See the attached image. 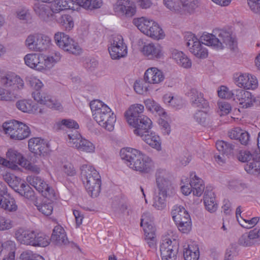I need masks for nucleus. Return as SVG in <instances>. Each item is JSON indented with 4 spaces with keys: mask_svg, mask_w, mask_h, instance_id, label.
Instances as JSON below:
<instances>
[{
    "mask_svg": "<svg viewBox=\"0 0 260 260\" xmlns=\"http://www.w3.org/2000/svg\"><path fill=\"white\" fill-rule=\"evenodd\" d=\"M187 46L189 52L196 58L205 59L208 56V50L204 45L216 51H221L225 48L233 49L237 44L235 35L230 30L222 29L218 31L217 36L204 32L200 39L193 34L186 37Z\"/></svg>",
    "mask_w": 260,
    "mask_h": 260,
    "instance_id": "nucleus-1",
    "label": "nucleus"
},
{
    "mask_svg": "<svg viewBox=\"0 0 260 260\" xmlns=\"http://www.w3.org/2000/svg\"><path fill=\"white\" fill-rule=\"evenodd\" d=\"M90 108L94 120L103 128L111 132L114 128L116 116L113 110L100 100L90 103Z\"/></svg>",
    "mask_w": 260,
    "mask_h": 260,
    "instance_id": "nucleus-2",
    "label": "nucleus"
},
{
    "mask_svg": "<svg viewBox=\"0 0 260 260\" xmlns=\"http://www.w3.org/2000/svg\"><path fill=\"white\" fill-rule=\"evenodd\" d=\"M60 59L61 55L59 52L50 55L31 52L26 54L23 57L24 63L27 67L41 72L50 70Z\"/></svg>",
    "mask_w": 260,
    "mask_h": 260,
    "instance_id": "nucleus-3",
    "label": "nucleus"
},
{
    "mask_svg": "<svg viewBox=\"0 0 260 260\" xmlns=\"http://www.w3.org/2000/svg\"><path fill=\"white\" fill-rule=\"evenodd\" d=\"M144 110L142 104L135 103L131 105L123 113L124 119L127 125L133 128L134 135L137 131L145 127H148L152 121L148 116L143 115Z\"/></svg>",
    "mask_w": 260,
    "mask_h": 260,
    "instance_id": "nucleus-4",
    "label": "nucleus"
},
{
    "mask_svg": "<svg viewBox=\"0 0 260 260\" xmlns=\"http://www.w3.org/2000/svg\"><path fill=\"white\" fill-rule=\"evenodd\" d=\"M0 102H12L17 98L15 92L23 89L24 82L15 74H7L1 78Z\"/></svg>",
    "mask_w": 260,
    "mask_h": 260,
    "instance_id": "nucleus-5",
    "label": "nucleus"
},
{
    "mask_svg": "<svg viewBox=\"0 0 260 260\" xmlns=\"http://www.w3.org/2000/svg\"><path fill=\"white\" fill-rule=\"evenodd\" d=\"M133 23L141 32L153 40L159 41L166 37L163 29L152 19L146 17L135 18Z\"/></svg>",
    "mask_w": 260,
    "mask_h": 260,
    "instance_id": "nucleus-6",
    "label": "nucleus"
},
{
    "mask_svg": "<svg viewBox=\"0 0 260 260\" xmlns=\"http://www.w3.org/2000/svg\"><path fill=\"white\" fill-rule=\"evenodd\" d=\"M2 128L4 133L14 140H23L28 138L30 134L29 127L25 123L17 120L5 122Z\"/></svg>",
    "mask_w": 260,
    "mask_h": 260,
    "instance_id": "nucleus-7",
    "label": "nucleus"
},
{
    "mask_svg": "<svg viewBox=\"0 0 260 260\" xmlns=\"http://www.w3.org/2000/svg\"><path fill=\"white\" fill-rule=\"evenodd\" d=\"M163 4L173 13L191 14L199 6L200 0H163Z\"/></svg>",
    "mask_w": 260,
    "mask_h": 260,
    "instance_id": "nucleus-8",
    "label": "nucleus"
},
{
    "mask_svg": "<svg viewBox=\"0 0 260 260\" xmlns=\"http://www.w3.org/2000/svg\"><path fill=\"white\" fill-rule=\"evenodd\" d=\"M50 44V38L47 36L39 33L29 34L24 42V45L27 49L36 52L46 51L49 48Z\"/></svg>",
    "mask_w": 260,
    "mask_h": 260,
    "instance_id": "nucleus-9",
    "label": "nucleus"
},
{
    "mask_svg": "<svg viewBox=\"0 0 260 260\" xmlns=\"http://www.w3.org/2000/svg\"><path fill=\"white\" fill-rule=\"evenodd\" d=\"M28 148L34 154L32 159L37 161L47 160L49 157V149L47 142L43 139L36 137L30 139L28 141Z\"/></svg>",
    "mask_w": 260,
    "mask_h": 260,
    "instance_id": "nucleus-10",
    "label": "nucleus"
},
{
    "mask_svg": "<svg viewBox=\"0 0 260 260\" xmlns=\"http://www.w3.org/2000/svg\"><path fill=\"white\" fill-rule=\"evenodd\" d=\"M54 40L56 45L66 52L76 55L79 54L82 52L79 44L63 32H56L54 36Z\"/></svg>",
    "mask_w": 260,
    "mask_h": 260,
    "instance_id": "nucleus-11",
    "label": "nucleus"
},
{
    "mask_svg": "<svg viewBox=\"0 0 260 260\" xmlns=\"http://www.w3.org/2000/svg\"><path fill=\"white\" fill-rule=\"evenodd\" d=\"M233 80L236 86L246 90L254 91L259 86L257 78L247 72H236L233 74Z\"/></svg>",
    "mask_w": 260,
    "mask_h": 260,
    "instance_id": "nucleus-12",
    "label": "nucleus"
},
{
    "mask_svg": "<svg viewBox=\"0 0 260 260\" xmlns=\"http://www.w3.org/2000/svg\"><path fill=\"white\" fill-rule=\"evenodd\" d=\"M139 50L141 54L150 60L163 59L165 56V52L163 46L158 43H144L139 41Z\"/></svg>",
    "mask_w": 260,
    "mask_h": 260,
    "instance_id": "nucleus-13",
    "label": "nucleus"
},
{
    "mask_svg": "<svg viewBox=\"0 0 260 260\" xmlns=\"http://www.w3.org/2000/svg\"><path fill=\"white\" fill-rule=\"evenodd\" d=\"M171 214L174 221L179 230L183 233H187L191 229V222L189 215L184 208L181 206H174Z\"/></svg>",
    "mask_w": 260,
    "mask_h": 260,
    "instance_id": "nucleus-14",
    "label": "nucleus"
},
{
    "mask_svg": "<svg viewBox=\"0 0 260 260\" xmlns=\"http://www.w3.org/2000/svg\"><path fill=\"white\" fill-rule=\"evenodd\" d=\"M179 243L175 238L168 236L163 237L160 245V254L162 260H176Z\"/></svg>",
    "mask_w": 260,
    "mask_h": 260,
    "instance_id": "nucleus-15",
    "label": "nucleus"
},
{
    "mask_svg": "<svg viewBox=\"0 0 260 260\" xmlns=\"http://www.w3.org/2000/svg\"><path fill=\"white\" fill-rule=\"evenodd\" d=\"M119 156L126 162H149L151 161V158L142 151L129 147L121 148Z\"/></svg>",
    "mask_w": 260,
    "mask_h": 260,
    "instance_id": "nucleus-16",
    "label": "nucleus"
},
{
    "mask_svg": "<svg viewBox=\"0 0 260 260\" xmlns=\"http://www.w3.org/2000/svg\"><path fill=\"white\" fill-rule=\"evenodd\" d=\"M153 122L149 127H145L141 130L137 131L135 135L139 137L151 148L160 151L161 149V140L159 135L153 132L148 133V131L153 127Z\"/></svg>",
    "mask_w": 260,
    "mask_h": 260,
    "instance_id": "nucleus-17",
    "label": "nucleus"
},
{
    "mask_svg": "<svg viewBox=\"0 0 260 260\" xmlns=\"http://www.w3.org/2000/svg\"><path fill=\"white\" fill-rule=\"evenodd\" d=\"M108 50L112 59H119L126 56L127 46L121 35L114 36L109 45Z\"/></svg>",
    "mask_w": 260,
    "mask_h": 260,
    "instance_id": "nucleus-18",
    "label": "nucleus"
},
{
    "mask_svg": "<svg viewBox=\"0 0 260 260\" xmlns=\"http://www.w3.org/2000/svg\"><path fill=\"white\" fill-rule=\"evenodd\" d=\"M31 96L38 103L44 105L50 109L59 112L63 110V107L59 101L47 93L34 91Z\"/></svg>",
    "mask_w": 260,
    "mask_h": 260,
    "instance_id": "nucleus-19",
    "label": "nucleus"
},
{
    "mask_svg": "<svg viewBox=\"0 0 260 260\" xmlns=\"http://www.w3.org/2000/svg\"><path fill=\"white\" fill-rule=\"evenodd\" d=\"M27 182L34 186L39 192H41L42 196L49 200H52L55 198L54 189L40 177L29 176L27 177Z\"/></svg>",
    "mask_w": 260,
    "mask_h": 260,
    "instance_id": "nucleus-20",
    "label": "nucleus"
},
{
    "mask_svg": "<svg viewBox=\"0 0 260 260\" xmlns=\"http://www.w3.org/2000/svg\"><path fill=\"white\" fill-rule=\"evenodd\" d=\"M113 8L117 15L126 17H132L137 11L136 4L131 0H116Z\"/></svg>",
    "mask_w": 260,
    "mask_h": 260,
    "instance_id": "nucleus-21",
    "label": "nucleus"
},
{
    "mask_svg": "<svg viewBox=\"0 0 260 260\" xmlns=\"http://www.w3.org/2000/svg\"><path fill=\"white\" fill-rule=\"evenodd\" d=\"M165 79V73L160 69L155 67L148 68L143 75V80L149 85H160Z\"/></svg>",
    "mask_w": 260,
    "mask_h": 260,
    "instance_id": "nucleus-22",
    "label": "nucleus"
},
{
    "mask_svg": "<svg viewBox=\"0 0 260 260\" xmlns=\"http://www.w3.org/2000/svg\"><path fill=\"white\" fill-rule=\"evenodd\" d=\"M35 160L31 154L24 155L14 148L7 150L5 158L0 156V162H29Z\"/></svg>",
    "mask_w": 260,
    "mask_h": 260,
    "instance_id": "nucleus-23",
    "label": "nucleus"
},
{
    "mask_svg": "<svg viewBox=\"0 0 260 260\" xmlns=\"http://www.w3.org/2000/svg\"><path fill=\"white\" fill-rule=\"evenodd\" d=\"M234 100L241 108L247 109L253 106L255 97L249 90L237 89Z\"/></svg>",
    "mask_w": 260,
    "mask_h": 260,
    "instance_id": "nucleus-24",
    "label": "nucleus"
},
{
    "mask_svg": "<svg viewBox=\"0 0 260 260\" xmlns=\"http://www.w3.org/2000/svg\"><path fill=\"white\" fill-rule=\"evenodd\" d=\"M16 107L21 112L29 114H36L38 113H44L43 108L36 103H34L30 99H21L18 100L15 104Z\"/></svg>",
    "mask_w": 260,
    "mask_h": 260,
    "instance_id": "nucleus-25",
    "label": "nucleus"
},
{
    "mask_svg": "<svg viewBox=\"0 0 260 260\" xmlns=\"http://www.w3.org/2000/svg\"><path fill=\"white\" fill-rule=\"evenodd\" d=\"M15 237L21 244L34 246L36 232L20 228L16 230Z\"/></svg>",
    "mask_w": 260,
    "mask_h": 260,
    "instance_id": "nucleus-26",
    "label": "nucleus"
},
{
    "mask_svg": "<svg viewBox=\"0 0 260 260\" xmlns=\"http://www.w3.org/2000/svg\"><path fill=\"white\" fill-rule=\"evenodd\" d=\"M171 58L179 67L182 68L188 69L192 66L191 59L181 51L177 49L171 50Z\"/></svg>",
    "mask_w": 260,
    "mask_h": 260,
    "instance_id": "nucleus-27",
    "label": "nucleus"
},
{
    "mask_svg": "<svg viewBox=\"0 0 260 260\" xmlns=\"http://www.w3.org/2000/svg\"><path fill=\"white\" fill-rule=\"evenodd\" d=\"M257 239L260 240V228H255L242 235L239 239L238 243L244 247L251 246L257 242Z\"/></svg>",
    "mask_w": 260,
    "mask_h": 260,
    "instance_id": "nucleus-28",
    "label": "nucleus"
},
{
    "mask_svg": "<svg viewBox=\"0 0 260 260\" xmlns=\"http://www.w3.org/2000/svg\"><path fill=\"white\" fill-rule=\"evenodd\" d=\"M188 96L194 107L206 110L209 108V102L204 98L203 94L196 89H191L188 93Z\"/></svg>",
    "mask_w": 260,
    "mask_h": 260,
    "instance_id": "nucleus-29",
    "label": "nucleus"
},
{
    "mask_svg": "<svg viewBox=\"0 0 260 260\" xmlns=\"http://www.w3.org/2000/svg\"><path fill=\"white\" fill-rule=\"evenodd\" d=\"M85 187L92 197H96L101 191V176L98 178L90 177L86 181H83Z\"/></svg>",
    "mask_w": 260,
    "mask_h": 260,
    "instance_id": "nucleus-30",
    "label": "nucleus"
},
{
    "mask_svg": "<svg viewBox=\"0 0 260 260\" xmlns=\"http://www.w3.org/2000/svg\"><path fill=\"white\" fill-rule=\"evenodd\" d=\"M156 183L159 189V192L164 194H167L168 191L171 187L170 181L167 178L164 170H158L156 174Z\"/></svg>",
    "mask_w": 260,
    "mask_h": 260,
    "instance_id": "nucleus-31",
    "label": "nucleus"
},
{
    "mask_svg": "<svg viewBox=\"0 0 260 260\" xmlns=\"http://www.w3.org/2000/svg\"><path fill=\"white\" fill-rule=\"evenodd\" d=\"M144 104L148 111L152 114L156 113L159 117L166 118L167 113L161 105L152 99H146L144 101Z\"/></svg>",
    "mask_w": 260,
    "mask_h": 260,
    "instance_id": "nucleus-32",
    "label": "nucleus"
},
{
    "mask_svg": "<svg viewBox=\"0 0 260 260\" xmlns=\"http://www.w3.org/2000/svg\"><path fill=\"white\" fill-rule=\"evenodd\" d=\"M50 4V9L54 13H58L67 9H77L74 3L71 0H52Z\"/></svg>",
    "mask_w": 260,
    "mask_h": 260,
    "instance_id": "nucleus-33",
    "label": "nucleus"
},
{
    "mask_svg": "<svg viewBox=\"0 0 260 260\" xmlns=\"http://www.w3.org/2000/svg\"><path fill=\"white\" fill-rule=\"evenodd\" d=\"M0 207L8 212H15L18 207L14 199L7 192L5 194L0 195Z\"/></svg>",
    "mask_w": 260,
    "mask_h": 260,
    "instance_id": "nucleus-34",
    "label": "nucleus"
},
{
    "mask_svg": "<svg viewBox=\"0 0 260 260\" xmlns=\"http://www.w3.org/2000/svg\"><path fill=\"white\" fill-rule=\"evenodd\" d=\"M50 240L59 245L66 244L68 242L64 230L60 226H56L54 228Z\"/></svg>",
    "mask_w": 260,
    "mask_h": 260,
    "instance_id": "nucleus-35",
    "label": "nucleus"
},
{
    "mask_svg": "<svg viewBox=\"0 0 260 260\" xmlns=\"http://www.w3.org/2000/svg\"><path fill=\"white\" fill-rule=\"evenodd\" d=\"M80 172L82 181H86V180L90 179L91 177L95 178L100 177L99 173L91 164L82 165L80 167Z\"/></svg>",
    "mask_w": 260,
    "mask_h": 260,
    "instance_id": "nucleus-36",
    "label": "nucleus"
},
{
    "mask_svg": "<svg viewBox=\"0 0 260 260\" xmlns=\"http://www.w3.org/2000/svg\"><path fill=\"white\" fill-rule=\"evenodd\" d=\"M162 101L167 106L173 108L180 109L183 105L182 99L172 93L165 94L163 96Z\"/></svg>",
    "mask_w": 260,
    "mask_h": 260,
    "instance_id": "nucleus-37",
    "label": "nucleus"
},
{
    "mask_svg": "<svg viewBox=\"0 0 260 260\" xmlns=\"http://www.w3.org/2000/svg\"><path fill=\"white\" fill-rule=\"evenodd\" d=\"M204 203L206 209L210 213H213L216 211L217 204L215 201L214 193L212 190H205Z\"/></svg>",
    "mask_w": 260,
    "mask_h": 260,
    "instance_id": "nucleus-38",
    "label": "nucleus"
},
{
    "mask_svg": "<svg viewBox=\"0 0 260 260\" xmlns=\"http://www.w3.org/2000/svg\"><path fill=\"white\" fill-rule=\"evenodd\" d=\"M238 159L241 162L253 161L255 162H260V151H257L251 153L246 150H241L237 155Z\"/></svg>",
    "mask_w": 260,
    "mask_h": 260,
    "instance_id": "nucleus-39",
    "label": "nucleus"
},
{
    "mask_svg": "<svg viewBox=\"0 0 260 260\" xmlns=\"http://www.w3.org/2000/svg\"><path fill=\"white\" fill-rule=\"evenodd\" d=\"M34 11L45 21H50L53 15L50 13L47 5L37 3L34 5Z\"/></svg>",
    "mask_w": 260,
    "mask_h": 260,
    "instance_id": "nucleus-40",
    "label": "nucleus"
},
{
    "mask_svg": "<svg viewBox=\"0 0 260 260\" xmlns=\"http://www.w3.org/2000/svg\"><path fill=\"white\" fill-rule=\"evenodd\" d=\"M83 137L77 131H69L67 132L65 139L68 144L76 148Z\"/></svg>",
    "mask_w": 260,
    "mask_h": 260,
    "instance_id": "nucleus-41",
    "label": "nucleus"
},
{
    "mask_svg": "<svg viewBox=\"0 0 260 260\" xmlns=\"http://www.w3.org/2000/svg\"><path fill=\"white\" fill-rule=\"evenodd\" d=\"M57 21L67 31L72 30L75 25L74 19L73 17L70 15H62L58 18Z\"/></svg>",
    "mask_w": 260,
    "mask_h": 260,
    "instance_id": "nucleus-42",
    "label": "nucleus"
},
{
    "mask_svg": "<svg viewBox=\"0 0 260 260\" xmlns=\"http://www.w3.org/2000/svg\"><path fill=\"white\" fill-rule=\"evenodd\" d=\"M4 180L8 183V184L16 192L19 190V185L21 182V179L15 176L13 174L6 173L3 175Z\"/></svg>",
    "mask_w": 260,
    "mask_h": 260,
    "instance_id": "nucleus-43",
    "label": "nucleus"
},
{
    "mask_svg": "<svg viewBox=\"0 0 260 260\" xmlns=\"http://www.w3.org/2000/svg\"><path fill=\"white\" fill-rule=\"evenodd\" d=\"M76 149L87 153H93L95 147L91 142L82 137Z\"/></svg>",
    "mask_w": 260,
    "mask_h": 260,
    "instance_id": "nucleus-44",
    "label": "nucleus"
},
{
    "mask_svg": "<svg viewBox=\"0 0 260 260\" xmlns=\"http://www.w3.org/2000/svg\"><path fill=\"white\" fill-rule=\"evenodd\" d=\"M152 217L149 212H145L142 216L141 225L143 227L144 232H149L155 230L152 225Z\"/></svg>",
    "mask_w": 260,
    "mask_h": 260,
    "instance_id": "nucleus-45",
    "label": "nucleus"
},
{
    "mask_svg": "<svg viewBox=\"0 0 260 260\" xmlns=\"http://www.w3.org/2000/svg\"><path fill=\"white\" fill-rule=\"evenodd\" d=\"M193 180H194V182H195L196 184H198V185L200 186V187H198V188H195L196 190L194 191V196L200 197L205 189L203 180L197 176L195 172H192L190 173V181Z\"/></svg>",
    "mask_w": 260,
    "mask_h": 260,
    "instance_id": "nucleus-46",
    "label": "nucleus"
},
{
    "mask_svg": "<svg viewBox=\"0 0 260 260\" xmlns=\"http://www.w3.org/2000/svg\"><path fill=\"white\" fill-rule=\"evenodd\" d=\"M17 192L27 199L33 200L35 199V193L34 190L26 183H21L20 188L19 190L17 191Z\"/></svg>",
    "mask_w": 260,
    "mask_h": 260,
    "instance_id": "nucleus-47",
    "label": "nucleus"
},
{
    "mask_svg": "<svg viewBox=\"0 0 260 260\" xmlns=\"http://www.w3.org/2000/svg\"><path fill=\"white\" fill-rule=\"evenodd\" d=\"M25 80L27 84H28L32 88L36 90L41 89L44 86L41 80L39 79L37 76L34 75H28L26 77Z\"/></svg>",
    "mask_w": 260,
    "mask_h": 260,
    "instance_id": "nucleus-48",
    "label": "nucleus"
},
{
    "mask_svg": "<svg viewBox=\"0 0 260 260\" xmlns=\"http://www.w3.org/2000/svg\"><path fill=\"white\" fill-rule=\"evenodd\" d=\"M128 167L132 170L142 173H150L153 169V167L150 164H129Z\"/></svg>",
    "mask_w": 260,
    "mask_h": 260,
    "instance_id": "nucleus-49",
    "label": "nucleus"
},
{
    "mask_svg": "<svg viewBox=\"0 0 260 260\" xmlns=\"http://www.w3.org/2000/svg\"><path fill=\"white\" fill-rule=\"evenodd\" d=\"M216 147L219 151L226 154V155H231L233 153L234 146L223 141H217Z\"/></svg>",
    "mask_w": 260,
    "mask_h": 260,
    "instance_id": "nucleus-50",
    "label": "nucleus"
},
{
    "mask_svg": "<svg viewBox=\"0 0 260 260\" xmlns=\"http://www.w3.org/2000/svg\"><path fill=\"white\" fill-rule=\"evenodd\" d=\"M34 204L37 207V209L43 214L49 216L52 214L53 208L51 203L44 202L42 203H39L35 201Z\"/></svg>",
    "mask_w": 260,
    "mask_h": 260,
    "instance_id": "nucleus-51",
    "label": "nucleus"
},
{
    "mask_svg": "<svg viewBox=\"0 0 260 260\" xmlns=\"http://www.w3.org/2000/svg\"><path fill=\"white\" fill-rule=\"evenodd\" d=\"M168 117V116L166 118L160 117L158 120V124L161 133L165 136H169L172 131L170 122L167 120Z\"/></svg>",
    "mask_w": 260,
    "mask_h": 260,
    "instance_id": "nucleus-52",
    "label": "nucleus"
},
{
    "mask_svg": "<svg viewBox=\"0 0 260 260\" xmlns=\"http://www.w3.org/2000/svg\"><path fill=\"white\" fill-rule=\"evenodd\" d=\"M60 128H67L69 129L76 131L79 128L78 123L72 119H63L59 121L57 123Z\"/></svg>",
    "mask_w": 260,
    "mask_h": 260,
    "instance_id": "nucleus-53",
    "label": "nucleus"
},
{
    "mask_svg": "<svg viewBox=\"0 0 260 260\" xmlns=\"http://www.w3.org/2000/svg\"><path fill=\"white\" fill-rule=\"evenodd\" d=\"M149 84L141 80H138L135 82L134 84V89L135 92L139 94L143 95L149 91Z\"/></svg>",
    "mask_w": 260,
    "mask_h": 260,
    "instance_id": "nucleus-54",
    "label": "nucleus"
},
{
    "mask_svg": "<svg viewBox=\"0 0 260 260\" xmlns=\"http://www.w3.org/2000/svg\"><path fill=\"white\" fill-rule=\"evenodd\" d=\"M218 96L223 99H231L234 96L232 90H231L228 87L225 85H220L217 89Z\"/></svg>",
    "mask_w": 260,
    "mask_h": 260,
    "instance_id": "nucleus-55",
    "label": "nucleus"
},
{
    "mask_svg": "<svg viewBox=\"0 0 260 260\" xmlns=\"http://www.w3.org/2000/svg\"><path fill=\"white\" fill-rule=\"evenodd\" d=\"M191 249V247L188 246V248L185 249L183 253V256L185 260H198L199 258V250L198 248Z\"/></svg>",
    "mask_w": 260,
    "mask_h": 260,
    "instance_id": "nucleus-56",
    "label": "nucleus"
},
{
    "mask_svg": "<svg viewBox=\"0 0 260 260\" xmlns=\"http://www.w3.org/2000/svg\"><path fill=\"white\" fill-rule=\"evenodd\" d=\"M50 239L43 233L36 232V237L34 246L45 247L49 245Z\"/></svg>",
    "mask_w": 260,
    "mask_h": 260,
    "instance_id": "nucleus-57",
    "label": "nucleus"
},
{
    "mask_svg": "<svg viewBox=\"0 0 260 260\" xmlns=\"http://www.w3.org/2000/svg\"><path fill=\"white\" fill-rule=\"evenodd\" d=\"M167 194H164L158 192V195L154 198L153 206L157 210H162L165 206V199L167 197Z\"/></svg>",
    "mask_w": 260,
    "mask_h": 260,
    "instance_id": "nucleus-58",
    "label": "nucleus"
},
{
    "mask_svg": "<svg viewBox=\"0 0 260 260\" xmlns=\"http://www.w3.org/2000/svg\"><path fill=\"white\" fill-rule=\"evenodd\" d=\"M259 220V217H253L251 219H244L241 217L240 220H239V223L244 228L250 229L255 225Z\"/></svg>",
    "mask_w": 260,
    "mask_h": 260,
    "instance_id": "nucleus-59",
    "label": "nucleus"
},
{
    "mask_svg": "<svg viewBox=\"0 0 260 260\" xmlns=\"http://www.w3.org/2000/svg\"><path fill=\"white\" fill-rule=\"evenodd\" d=\"M218 112L221 116L228 114L232 110L230 103L225 101H219L217 103Z\"/></svg>",
    "mask_w": 260,
    "mask_h": 260,
    "instance_id": "nucleus-60",
    "label": "nucleus"
},
{
    "mask_svg": "<svg viewBox=\"0 0 260 260\" xmlns=\"http://www.w3.org/2000/svg\"><path fill=\"white\" fill-rule=\"evenodd\" d=\"M194 118L197 122L200 124H204L209 119V114L208 111H198L194 115Z\"/></svg>",
    "mask_w": 260,
    "mask_h": 260,
    "instance_id": "nucleus-61",
    "label": "nucleus"
},
{
    "mask_svg": "<svg viewBox=\"0 0 260 260\" xmlns=\"http://www.w3.org/2000/svg\"><path fill=\"white\" fill-rule=\"evenodd\" d=\"M244 169L249 174H260V164H246Z\"/></svg>",
    "mask_w": 260,
    "mask_h": 260,
    "instance_id": "nucleus-62",
    "label": "nucleus"
},
{
    "mask_svg": "<svg viewBox=\"0 0 260 260\" xmlns=\"http://www.w3.org/2000/svg\"><path fill=\"white\" fill-rule=\"evenodd\" d=\"M13 227V221L4 217H0V231L9 230Z\"/></svg>",
    "mask_w": 260,
    "mask_h": 260,
    "instance_id": "nucleus-63",
    "label": "nucleus"
},
{
    "mask_svg": "<svg viewBox=\"0 0 260 260\" xmlns=\"http://www.w3.org/2000/svg\"><path fill=\"white\" fill-rule=\"evenodd\" d=\"M247 4L251 11L260 15V0H247Z\"/></svg>",
    "mask_w": 260,
    "mask_h": 260,
    "instance_id": "nucleus-64",
    "label": "nucleus"
}]
</instances>
